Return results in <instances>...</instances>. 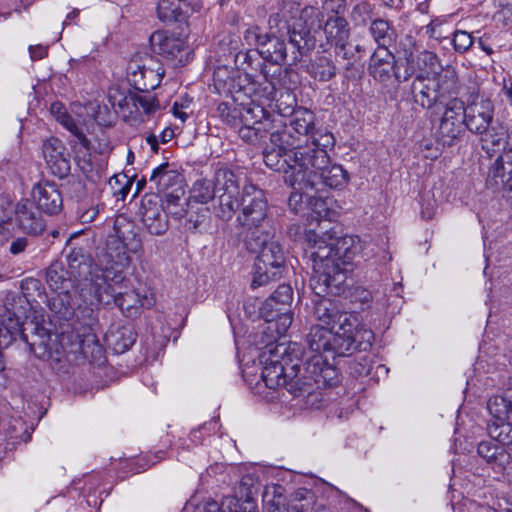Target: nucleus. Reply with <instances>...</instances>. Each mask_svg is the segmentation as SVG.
Returning a JSON list of instances; mask_svg holds the SVG:
<instances>
[{"mask_svg": "<svg viewBox=\"0 0 512 512\" xmlns=\"http://www.w3.org/2000/svg\"><path fill=\"white\" fill-rule=\"evenodd\" d=\"M478 135L480 136L481 147L487 154L493 155L507 150L509 135L508 130L502 124L496 122L488 129H485V132Z\"/></svg>", "mask_w": 512, "mask_h": 512, "instance_id": "c85d7f7f", "label": "nucleus"}, {"mask_svg": "<svg viewBox=\"0 0 512 512\" xmlns=\"http://www.w3.org/2000/svg\"><path fill=\"white\" fill-rule=\"evenodd\" d=\"M42 153L53 175L62 179L70 172V160L66 147L58 138L51 137L44 141Z\"/></svg>", "mask_w": 512, "mask_h": 512, "instance_id": "412c9836", "label": "nucleus"}, {"mask_svg": "<svg viewBox=\"0 0 512 512\" xmlns=\"http://www.w3.org/2000/svg\"><path fill=\"white\" fill-rule=\"evenodd\" d=\"M149 180L159 192H163L180 183L181 175L176 170L170 169L168 163H163L152 170Z\"/></svg>", "mask_w": 512, "mask_h": 512, "instance_id": "473e14b6", "label": "nucleus"}, {"mask_svg": "<svg viewBox=\"0 0 512 512\" xmlns=\"http://www.w3.org/2000/svg\"><path fill=\"white\" fill-rule=\"evenodd\" d=\"M131 108L127 114L126 121L132 124H139L149 120L163 107L157 97L147 91L134 92L130 100Z\"/></svg>", "mask_w": 512, "mask_h": 512, "instance_id": "4be33fe9", "label": "nucleus"}, {"mask_svg": "<svg viewBox=\"0 0 512 512\" xmlns=\"http://www.w3.org/2000/svg\"><path fill=\"white\" fill-rule=\"evenodd\" d=\"M487 409L492 416L491 420L512 421V377L509 379L505 395L491 397L488 400Z\"/></svg>", "mask_w": 512, "mask_h": 512, "instance_id": "7c9ffc66", "label": "nucleus"}, {"mask_svg": "<svg viewBox=\"0 0 512 512\" xmlns=\"http://www.w3.org/2000/svg\"><path fill=\"white\" fill-rule=\"evenodd\" d=\"M369 33L377 43V48H387V46L394 40L395 36L391 22L382 18L374 19L371 22Z\"/></svg>", "mask_w": 512, "mask_h": 512, "instance_id": "c9c22d12", "label": "nucleus"}, {"mask_svg": "<svg viewBox=\"0 0 512 512\" xmlns=\"http://www.w3.org/2000/svg\"><path fill=\"white\" fill-rule=\"evenodd\" d=\"M323 32L327 42L335 46L336 54L345 50L351 32L349 23L343 16H329L324 23Z\"/></svg>", "mask_w": 512, "mask_h": 512, "instance_id": "cd10ccee", "label": "nucleus"}, {"mask_svg": "<svg viewBox=\"0 0 512 512\" xmlns=\"http://www.w3.org/2000/svg\"><path fill=\"white\" fill-rule=\"evenodd\" d=\"M146 142L150 145L153 152H155V153L158 152V140L155 135L151 134V135L147 136Z\"/></svg>", "mask_w": 512, "mask_h": 512, "instance_id": "0e129e2a", "label": "nucleus"}, {"mask_svg": "<svg viewBox=\"0 0 512 512\" xmlns=\"http://www.w3.org/2000/svg\"><path fill=\"white\" fill-rule=\"evenodd\" d=\"M458 75L454 67L446 66L438 72H420L411 84L413 101L424 109H431L443 99L456 94Z\"/></svg>", "mask_w": 512, "mask_h": 512, "instance_id": "1a4fd4ad", "label": "nucleus"}, {"mask_svg": "<svg viewBox=\"0 0 512 512\" xmlns=\"http://www.w3.org/2000/svg\"><path fill=\"white\" fill-rule=\"evenodd\" d=\"M337 369L328 363L324 355L312 354L307 357L303 371L299 368L288 383V392L295 397L308 396L319 389L331 387L339 382Z\"/></svg>", "mask_w": 512, "mask_h": 512, "instance_id": "9d476101", "label": "nucleus"}, {"mask_svg": "<svg viewBox=\"0 0 512 512\" xmlns=\"http://www.w3.org/2000/svg\"><path fill=\"white\" fill-rule=\"evenodd\" d=\"M292 188V192L290 194L288 205L294 212H299L302 210V205L305 200H309L312 197L309 196V192L313 191L312 187H305L301 189H297V187L290 186Z\"/></svg>", "mask_w": 512, "mask_h": 512, "instance_id": "37998d69", "label": "nucleus"}, {"mask_svg": "<svg viewBox=\"0 0 512 512\" xmlns=\"http://www.w3.org/2000/svg\"><path fill=\"white\" fill-rule=\"evenodd\" d=\"M512 149L505 150L490 166L486 179L487 187L505 190L512 186Z\"/></svg>", "mask_w": 512, "mask_h": 512, "instance_id": "5701e85b", "label": "nucleus"}, {"mask_svg": "<svg viewBox=\"0 0 512 512\" xmlns=\"http://www.w3.org/2000/svg\"><path fill=\"white\" fill-rule=\"evenodd\" d=\"M268 24L271 31L275 30L280 37L288 38L292 62L300 61L303 55L314 49L315 38L301 17L292 15L287 19L282 11L270 15Z\"/></svg>", "mask_w": 512, "mask_h": 512, "instance_id": "9b49d317", "label": "nucleus"}, {"mask_svg": "<svg viewBox=\"0 0 512 512\" xmlns=\"http://www.w3.org/2000/svg\"><path fill=\"white\" fill-rule=\"evenodd\" d=\"M30 57L33 61L43 59L47 53V47L42 45L30 46L29 47Z\"/></svg>", "mask_w": 512, "mask_h": 512, "instance_id": "6e6d98bb", "label": "nucleus"}, {"mask_svg": "<svg viewBox=\"0 0 512 512\" xmlns=\"http://www.w3.org/2000/svg\"><path fill=\"white\" fill-rule=\"evenodd\" d=\"M128 269H123V280L115 282L107 276L106 269H93L90 271V282L94 290V297L99 303L114 302L121 311H130L137 307H150L152 300L140 295L130 287L127 278Z\"/></svg>", "mask_w": 512, "mask_h": 512, "instance_id": "6e6552de", "label": "nucleus"}, {"mask_svg": "<svg viewBox=\"0 0 512 512\" xmlns=\"http://www.w3.org/2000/svg\"><path fill=\"white\" fill-rule=\"evenodd\" d=\"M167 213L175 216L176 218H182L186 211L181 203V197L178 193H168L166 195Z\"/></svg>", "mask_w": 512, "mask_h": 512, "instance_id": "de8ad7c7", "label": "nucleus"}, {"mask_svg": "<svg viewBox=\"0 0 512 512\" xmlns=\"http://www.w3.org/2000/svg\"><path fill=\"white\" fill-rule=\"evenodd\" d=\"M477 452L486 460L495 474L505 476L507 467L511 463V454L506 448L490 441H482L478 445Z\"/></svg>", "mask_w": 512, "mask_h": 512, "instance_id": "bb28decb", "label": "nucleus"}, {"mask_svg": "<svg viewBox=\"0 0 512 512\" xmlns=\"http://www.w3.org/2000/svg\"><path fill=\"white\" fill-rule=\"evenodd\" d=\"M173 135H174L173 130H171L169 128L164 129L160 135L161 142L167 143L168 141H170L172 139Z\"/></svg>", "mask_w": 512, "mask_h": 512, "instance_id": "69168bd1", "label": "nucleus"}, {"mask_svg": "<svg viewBox=\"0 0 512 512\" xmlns=\"http://www.w3.org/2000/svg\"><path fill=\"white\" fill-rule=\"evenodd\" d=\"M423 61L425 63H429L431 66H433L435 63L438 62V58L434 53L431 52H425L423 54Z\"/></svg>", "mask_w": 512, "mask_h": 512, "instance_id": "e2e57ef3", "label": "nucleus"}, {"mask_svg": "<svg viewBox=\"0 0 512 512\" xmlns=\"http://www.w3.org/2000/svg\"><path fill=\"white\" fill-rule=\"evenodd\" d=\"M349 334L341 335V331L326 327L321 324L313 325L306 336L308 352L312 354L324 355H345L351 343Z\"/></svg>", "mask_w": 512, "mask_h": 512, "instance_id": "4468645a", "label": "nucleus"}, {"mask_svg": "<svg viewBox=\"0 0 512 512\" xmlns=\"http://www.w3.org/2000/svg\"><path fill=\"white\" fill-rule=\"evenodd\" d=\"M328 199L322 198H314L313 202H311L313 213L316 214L318 218H327L330 215Z\"/></svg>", "mask_w": 512, "mask_h": 512, "instance_id": "8fccbe9b", "label": "nucleus"}, {"mask_svg": "<svg viewBox=\"0 0 512 512\" xmlns=\"http://www.w3.org/2000/svg\"><path fill=\"white\" fill-rule=\"evenodd\" d=\"M183 108H184V106L183 105H179L178 102H175L173 104V107H172L173 115L176 118L180 119L182 123H184L188 119V117H189V115L186 112L183 111Z\"/></svg>", "mask_w": 512, "mask_h": 512, "instance_id": "bf43d9fd", "label": "nucleus"}, {"mask_svg": "<svg viewBox=\"0 0 512 512\" xmlns=\"http://www.w3.org/2000/svg\"><path fill=\"white\" fill-rule=\"evenodd\" d=\"M201 428L194 429L190 433V441L192 444L197 445L201 442L202 438L200 435Z\"/></svg>", "mask_w": 512, "mask_h": 512, "instance_id": "680f3d73", "label": "nucleus"}, {"mask_svg": "<svg viewBox=\"0 0 512 512\" xmlns=\"http://www.w3.org/2000/svg\"><path fill=\"white\" fill-rule=\"evenodd\" d=\"M315 115L308 109H297L288 123L270 133V145L263 152L264 162L274 171L285 174V182L289 186L298 187L293 176L297 172L300 159L307 154L315 130Z\"/></svg>", "mask_w": 512, "mask_h": 512, "instance_id": "7ed1b4c3", "label": "nucleus"}, {"mask_svg": "<svg viewBox=\"0 0 512 512\" xmlns=\"http://www.w3.org/2000/svg\"><path fill=\"white\" fill-rule=\"evenodd\" d=\"M76 262V258H72V255L69 256V266L74 271L76 269L79 276H81L85 269L88 268V264L85 261L80 262L77 266L74 264Z\"/></svg>", "mask_w": 512, "mask_h": 512, "instance_id": "052dcab7", "label": "nucleus"}, {"mask_svg": "<svg viewBox=\"0 0 512 512\" xmlns=\"http://www.w3.org/2000/svg\"><path fill=\"white\" fill-rule=\"evenodd\" d=\"M30 351L33 352L39 358H45L49 356V350L47 347V343L44 339H42L39 343L32 342L29 343Z\"/></svg>", "mask_w": 512, "mask_h": 512, "instance_id": "603ef678", "label": "nucleus"}, {"mask_svg": "<svg viewBox=\"0 0 512 512\" xmlns=\"http://www.w3.org/2000/svg\"><path fill=\"white\" fill-rule=\"evenodd\" d=\"M488 435L500 446L512 451V423L507 420H490L487 424Z\"/></svg>", "mask_w": 512, "mask_h": 512, "instance_id": "72a5a7b5", "label": "nucleus"}, {"mask_svg": "<svg viewBox=\"0 0 512 512\" xmlns=\"http://www.w3.org/2000/svg\"><path fill=\"white\" fill-rule=\"evenodd\" d=\"M322 7L332 16H341L346 9V0H322Z\"/></svg>", "mask_w": 512, "mask_h": 512, "instance_id": "09e8293b", "label": "nucleus"}, {"mask_svg": "<svg viewBox=\"0 0 512 512\" xmlns=\"http://www.w3.org/2000/svg\"><path fill=\"white\" fill-rule=\"evenodd\" d=\"M266 126H248L242 124L239 128V136L246 142L253 143L259 138L263 137V133L268 131Z\"/></svg>", "mask_w": 512, "mask_h": 512, "instance_id": "49530a36", "label": "nucleus"}, {"mask_svg": "<svg viewBox=\"0 0 512 512\" xmlns=\"http://www.w3.org/2000/svg\"><path fill=\"white\" fill-rule=\"evenodd\" d=\"M41 209L32 200L19 201L14 209V220L23 232L29 235H39L46 227Z\"/></svg>", "mask_w": 512, "mask_h": 512, "instance_id": "aec40b11", "label": "nucleus"}, {"mask_svg": "<svg viewBox=\"0 0 512 512\" xmlns=\"http://www.w3.org/2000/svg\"><path fill=\"white\" fill-rule=\"evenodd\" d=\"M32 198L38 208L47 214H56L62 208V196L55 183L39 182L33 187Z\"/></svg>", "mask_w": 512, "mask_h": 512, "instance_id": "393cba45", "label": "nucleus"}, {"mask_svg": "<svg viewBox=\"0 0 512 512\" xmlns=\"http://www.w3.org/2000/svg\"><path fill=\"white\" fill-rule=\"evenodd\" d=\"M464 111L465 126L473 134L483 133L494 124V105L482 95H471Z\"/></svg>", "mask_w": 512, "mask_h": 512, "instance_id": "dca6fc26", "label": "nucleus"}, {"mask_svg": "<svg viewBox=\"0 0 512 512\" xmlns=\"http://www.w3.org/2000/svg\"><path fill=\"white\" fill-rule=\"evenodd\" d=\"M134 92H130L119 85H111L107 92V98L116 112L122 114L126 120L127 114L131 108L130 100Z\"/></svg>", "mask_w": 512, "mask_h": 512, "instance_id": "f704fd0d", "label": "nucleus"}, {"mask_svg": "<svg viewBox=\"0 0 512 512\" xmlns=\"http://www.w3.org/2000/svg\"><path fill=\"white\" fill-rule=\"evenodd\" d=\"M308 72L315 79L326 82L336 75V67L331 59L320 56L310 63Z\"/></svg>", "mask_w": 512, "mask_h": 512, "instance_id": "4c0bfd02", "label": "nucleus"}, {"mask_svg": "<svg viewBox=\"0 0 512 512\" xmlns=\"http://www.w3.org/2000/svg\"><path fill=\"white\" fill-rule=\"evenodd\" d=\"M332 133L315 127L307 154L302 156L303 162L298 163L294 182H299L297 189L312 187L320 190L322 187L335 189L343 188L348 182V176L342 166L330 163L328 149L334 146Z\"/></svg>", "mask_w": 512, "mask_h": 512, "instance_id": "20e7f679", "label": "nucleus"}, {"mask_svg": "<svg viewBox=\"0 0 512 512\" xmlns=\"http://www.w3.org/2000/svg\"><path fill=\"white\" fill-rule=\"evenodd\" d=\"M139 214L141 222L150 234L162 235L168 229L167 213L158 195H144L141 199Z\"/></svg>", "mask_w": 512, "mask_h": 512, "instance_id": "a211bd4d", "label": "nucleus"}, {"mask_svg": "<svg viewBox=\"0 0 512 512\" xmlns=\"http://www.w3.org/2000/svg\"><path fill=\"white\" fill-rule=\"evenodd\" d=\"M122 336V342H115L114 349L117 353H123L129 348L132 347V345L135 342V334L131 330H124L121 333Z\"/></svg>", "mask_w": 512, "mask_h": 512, "instance_id": "3c124183", "label": "nucleus"}, {"mask_svg": "<svg viewBox=\"0 0 512 512\" xmlns=\"http://www.w3.org/2000/svg\"><path fill=\"white\" fill-rule=\"evenodd\" d=\"M28 243L29 242L26 237H18L11 242L9 251L13 255H18L25 251Z\"/></svg>", "mask_w": 512, "mask_h": 512, "instance_id": "864d4df0", "label": "nucleus"}, {"mask_svg": "<svg viewBox=\"0 0 512 512\" xmlns=\"http://www.w3.org/2000/svg\"><path fill=\"white\" fill-rule=\"evenodd\" d=\"M11 224L0 217V244L5 243L11 237Z\"/></svg>", "mask_w": 512, "mask_h": 512, "instance_id": "13d9d810", "label": "nucleus"}, {"mask_svg": "<svg viewBox=\"0 0 512 512\" xmlns=\"http://www.w3.org/2000/svg\"><path fill=\"white\" fill-rule=\"evenodd\" d=\"M67 271L61 263H53L49 266L46 272V282L48 286L57 293V296L51 300V310L59 315V318L69 320L73 316L77 319H82V332L74 331L69 333L65 331L61 335L60 342L62 345L69 343L72 352H83L85 337H89L90 325L93 321V309L89 306L82 308L78 306L74 308L72 296L69 294V289L72 286L71 279L67 276ZM76 330V328H73Z\"/></svg>", "mask_w": 512, "mask_h": 512, "instance_id": "39448f33", "label": "nucleus"}, {"mask_svg": "<svg viewBox=\"0 0 512 512\" xmlns=\"http://www.w3.org/2000/svg\"><path fill=\"white\" fill-rule=\"evenodd\" d=\"M264 82L260 83L259 93L261 97L266 98L267 100H275L277 97L278 89L282 86L280 80L275 78V74L268 77L266 72H263Z\"/></svg>", "mask_w": 512, "mask_h": 512, "instance_id": "79ce46f5", "label": "nucleus"}, {"mask_svg": "<svg viewBox=\"0 0 512 512\" xmlns=\"http://www.w3.org/2000/svg\"><path fill=\"white\" fill-rule=\"evenodd\" d=\"M413 75V69L406 65L403 72H401L400 67L397 65L394 77L398 83L405 82L409 80Z\"/></svg>", "mask_w": 512, "mask_h": 512, "instance_id": "4d7b16f0", "label": "nucleus"}, {"mask_svg": "<svg viewBox=\"0 0 512 512\" xmlns=\"http://www.w3.org/2000/svg\"><path fill=\"white\" fill-rule=\"evenodd\" d=\"M313 264L310 287L316 298L312 300L311 316L329 328L350 331L356 325V313L345 311L341 304L326 295H340L347 287L348 269L358 249L359 238L343 235L338 225L320 222L319 229L307 230L304 235Z\"/></svg>", "mask_w": 512, "mask_h": 512, "instance_id": "f257e3e1", "label": "nucleus"}, {"mask_svg": "<svg viewBox=\"0 0 512 512\" xmlns=\"http://www.w3.org/2000/svg\"><path fill=\"white\" fill-rule=\"evenodd\" d=\"M245 488V492L241 491V496L245 497L240 504L239 499L234 496H226L219 505L216 501H207L203 506L202 512H258L256 502L253 500L252 479L244 476L241 480V488Z\"/></svg>", "mask_w": 512, "mask_h": 512, "instance_id": "6ab92c4d", "label": "nucleus"}, {"mask_svg": "<svg viewBox=\"0 0 512 512\" xmlns=\"http://www.w3.org/2000/svg\"><path fill=\"white\" fill-rule=\"evenodd\" d=\"M244 40L249 46L265 47L268 44L269 35L263 34L258 26H253L245 31Z\"/></svg>", "mask_w": 512, "mask_h": 512, "instance_id": "c03bdc74", "label": "nucleus"}, {"mask_svg": "<svg viewBox=\"0 0 512 512\" xmlns=\"http://www.w3.org/2000/svg\"><path fill=\"white\" fill-rule=\"evenodd\" d=\"M150 45L152 50L166 59H177L182 63V53L185 48V42L179 37L169 34L167 31H155L150 36Z\"/></svg>", "mask_w": 512, "mask_h": 512, "instance_id": "a878e982", "label": "nucleus"}, {"mask_svg": "<svg viewBox=\"0 0 512 512\" xmlns=\"http://www.w3.org/2000/svg\"><path fill=\"white\" fill-rule=\"evenodd\" d=\"M353 297L355 301L361 304H367L372 300V293L367 289L358 287L355 289Z\"/></svg>", "mask_w": 512, "mask_h": 512, "instance_id": "5fc2aeb1", "label": "nucleus"}, {"mask_svg": "<svg viewBox=\"0 0 512 512\" xmlns=\"http://www.w3.org/2000/svg\"><path fill=\"white\" fill-rule=\"evenodd\" d=\"M504 93L509 100L510 104L512 105V87H504Z\"/></svg>", "mask_w": 512, "mask_h": 512, "instance_id": "774afa93", "label": "nucleus"}, {"mask_svg": "<svg viewBox=\"0 0 512 512\" xmlns=\"http://www.w3.org/2000/svg\"><path fill=\"white\" fill-rule=\"evenodd\" d=\"M464 102L458 98L449 100L438 127V139L443 145L451 146L463 132Z\"/></svg>", "mask_w": 512, "mask_h": 512, "instance_id": "f3484780", "label": "nucleus"}, {"mask_svg": "<svg viewBox=\"0 0 512 512\" xmlns=\"http://www.w3.org/2000/svg\"><path fill=\"white\" fill-rule=\"evenodd\" d=\"M237 200L236 209L240 208V212L236 221L249 232L245 240L247 248L258 254L251 283L253 288H257L281 274L284 253L280 244L271 240L269 232L260 231L267 216V201L263 191L252 184L245 185Z\"/></svg>", "mask_w": 512, "mask_h": 512, "instance_id": "f03ea898", "label": "nucleus"}, {"mask_svg": "<svg viewBox=\"0 0 512 512\" xmlns=\"http://www.w3.org/2000/svg\"><path fill=\"white\" fill-rule=\"evenodd\" d=\"M78 15H79V10L74 9L72 12H70L66 16V19L64 20L63 25L64 26L69 25L71 23V21H73Z\"/></svg>", "mask_w": 512, "mask_h": 512, "instance_id": "338daca9", "label": "nucleus"}, {"mask_svg": "<svg viewBox=\"0 0 512 512\" xmlns=\"http://www.w3.org/2000/svg\"><path fill=\"white\" fill-rule=\"evenodd\" d=\"M157 12L161 21H177L180 15L179 0H160L157 6Z\"/></svg>", "mask_w": 512, "mask_h": 512, "instance_id": "a19ab883", "label": "nucleus"}, {"mask_svg": "<svg viewBox=\"0 0 512 512\" xmlns=\"http://www.w3.org/2000/svg\"><path fill=\"white\" fill-rule=\"evenodd\" d=\"M452 43L458 53L466 52L473 44L471 33L464 30H456L453 33Z\"/></svg>", "mask_w": 512, "mask_h": 512, "instance_id": "a18cd8bd", "label": "nucleus"}, {"mask_svg": "<svg viewBox=\"0 0 512 512\" xmlns=\"http://www.w3.org/2000/svg\"><path fill=\"white\" fill-rule=\"evenodd\" d=\"M141 249L142 242L135 224L123 216L117 217L113 233L107 237L106 252L94 269H106V277L120 282L124 279L123 269H129L131 265L130 254H136Z\"/></svg>", "mask_w": 512, "mask_h": 512, "instance_id": "423d86ee", "label": "nucleus"}, {"mask_svg": "<svg viewBox=\"0 0 512 512\" xmlns=\"http://www.w3.org/2000/svg\"><path fill=\"white\" fill-rule=\"evenodd\" d=\"M372 13L373 6L368 1H360L351 9L350 19L355 26H366Z\"/></svg>", "mask_w": 512, "mask_h": 512, "instance_id": "ea45409f", "label": "nucleus"}, {"mask_svg": "<svg viewBox=\"0 0 512 512\" xmlns=\"http://www.w3.org/2000/svg\"><path fill=\"white\" fill-rule=\"evenodd\" d=\"M238 195V178L228 169H219L213 182L207 179L197 180L192 189V197L196 202L205 204L216 197L217 205L214 206V212L224 221H229L234 216L238 206Z\"/></svg>", "mask_w": 512, "mask_h": 512, "instance_id": "0eeeda50", "label": "nucleus"}, {"mask_svg": "<svg viewBox=\"0 0 512 512\" xmlns=\"http://www.w3.org/2000/svg\"><path fill=\"white\" fill-rule=\"evenodd\" d=\"M267 352L270 358L266 359V365L262 370V380L265 385L270 389H277L278 387L285 386L288 390V383L286 377V369L288 365L291 370H299V357L302 353L299 344L278 343L274 347L267 346Z\"/></svg>", "mask_w": 512, "mask_h": 512, "instance_id": "f8f14e48", "label": "nucleus"}, {"mask_svg": "<svg viewBox=\"0 0 512 512\" xmlns=\"http://www.w3.org/2000/svg\"><path fill=\"white\" fill-rule=\"evenodd\" d=\"M293 300V291L289 285L281 284L274 293L260 307V314L270 325L268 329H275L285 333L292 324V315L289 312Z\"/></svg>", "mask_w": 512, "mask_h": 512, "instance_id": "ddd939ff", "label": "nucleus"}, {"mask_svg": "<svg viewBox=\"0 0 512 512\" xmlns=\"http://www.w3.org/2000/svg\"><path fill=\"white\" fill-rule=\"evenodd\" d=\"M51 111L55 114L57 121L61 123L72 134H74L83 147L88 148L90 143L89 140L79 130L77 124L75 123L73 118L66 112V110L60 104L54 103L51 106Z\"/></svg>", "mask_w": 512, "mask_h": 512, "instance_id": "58836bf2", "label": "nucleus"}, {"mask_svg": "<svg viewBox=\"0 0 512 512\" xmlns=\"http://www.w3.org/2000/svg\"><path fill=\"white\" fill-rule=\"evenodd\" d=\"M128 81L137 91H147L157 88L165 75L162 64L149 58L143 64L137 60L131 61L128 66Z\"/></svg>", "mask_w": 512, "mask_h": 512, "instance_id": "2eb2a0df", "label": "nucleus"}, {"mask_svg": "<svg viewBox=\"0 0 512 512\" xmlns=\"http://www.w3.org/2000/svg\"><path fill=\"white\" fill-rule=\"evenodd\" d=\"M232 119L239 118V122L248 126H266L270 129V118L263 107L259 105H242L239 109L233 110Z\"/></svg>", "mask_w": 512, "mask_h": 512, "instance_id": "c756f323", "label": "nucleus"}, {"mask_svg": "<svg viewBox=\"0 0 512 512\" xmlns=\"http://www.w3.org/2000/svg\"><path fill=\"white\" fill-rule=\"evenodd\" d=\"M281 38L280 36H269L266 48L261 51L263 57L273 64H284L288 58L286 44Z\"/></svg>", "mask_w": 512, "mask_h": 512, "instance_id": "e433bc0d", "label": "nucleus"}, {"mask_svg": "<svg viewBox=\"0 0 512 512\" xmlns=\"http://www.w3.org/2000/svg\"><path fill=\"white\" fill-rule=\"evenodd\" d=\"M397 62L388 48H377L370 57L368 72L378 82L387 83L394 77Z\"/></svg>", "mask_w": 512, "mask_h": 512, "instance_id": "b1692460", "label": "nucleus"}, {"mask_svg": "<svg viewBox=\"0 0 512 512\" xmlns=\"http://www.w3.org/2000/svg\"><path fill=\"white\" fill-rule=\"evenodd\" d=\"M349 334L351 336L352 343L350 347L345 350L346 353H352L354 350H367L371 347L374 339L373 332L366 329L360 322L358 314H356V325L350 329V331L341 330V335Z\"/></svg>", "mask_w": 512, "mask_h": 512, "instance_id": "2f4dec72", "label": "nucleus"}]
</instances>
